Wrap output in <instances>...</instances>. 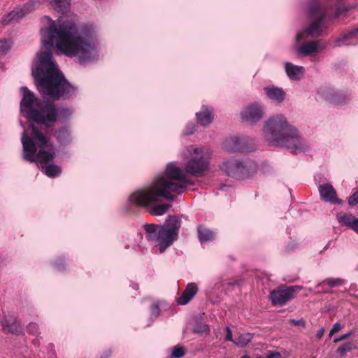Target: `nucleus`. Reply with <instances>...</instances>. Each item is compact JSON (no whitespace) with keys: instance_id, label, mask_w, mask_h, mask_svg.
<instances>
[{"instance_id":"1","label":"nucleus","mask_w":358,"mask_h":358,"mask_svg":"<svg viewBox=\"0 0 358 358\" xmlns=\"http://www.w3.org/2000/svg\"><path fill=\"white\" fill-rule=\"evenodd\" d=\"M50 22L47 29L48 40L42 39V48L38 53V61L32 71L38 90L43 95L54 100L66 99L72 96L76 88L64 78L52 59L54 43L56 49L70 57H76L85 64L94 59L96 50L92 40V29L87 27H79L71 20L59 17Z\"/></svg>"},{"instance_id":"2","label":"nucleus","mask_w":358,"mask_h":358,"mask_svg":"<svg viewBox=\"0 0 358 358\" xmlns=\"http://www.w3.org/2000/svg\"><path fill=\"white\" fill-rule=\"evenodd\" d=\"M192 182L183 171L176 164L169 163L164 173L159 174L152 182L131 194V203L149 209L152 215L165 214L171 208L168 203L158 204L162 198L169 201L175 199L173 193L180 194Z\"/></svg>"},{"instance_id":"3","label":"nucleus","mask_w":358,"mask_h":358,"mask_svg":"<svg viewBox=\"0 0 358 358\" xmlns=\"http://www.w3.org/2000/svg\"><path fill=\"white\" fill-rule=\"evenodd\" d=\"M263 133L268 143L285 146L291 149L294 154L307 150L308 147L300 139L297 130L281 115L271 117L265 123Z\"/></svg>"},{"instance_id":"4","label":"nucleus","mask_w":358,"mask_h":358,"mask_svg":"<svg viewBox=\"0 0 358 358\" xmlns=\"http://www.w3.org/2000/svg\"><path fill=\"white\" fill-rule=\"evenodd\" d=\"M30 127V136H28L25 130L22 136L23 159L30 162L39 163L52 161L55 152L52 143L46 134V129L34 124H31Z\"/></svg>"},{"instance_id":"5","label":"nucleus","mask_w":358,"mask_h":358,"mask_svg":"<svg viewBox=\"0 0 358 358\" xmlns=\"http://www.w3.org/2000/svg\"><path fill=\"white\" fill-rule=\"evenodd\" d=\"M23 97L20 102V110L27 113V117L38 124L51 127L57 120L55 106L53 103L47 102L42 106L41 102L36 99L34 94L27 87H22Z\"/></svg>"},{"instance_id":"6","label":"nucleus","mask_w":358,"mask_h":358,"mask_svg":"<svg viewBox=\"0 0 358 358\" xmlns=\"http://www.w3.org/2000/svg\"><path fill=\"white\" fill-rule=\"evenodd\" d=\"M187 152L189 158L185 164V173L195 177L202 176L209 169L211 151L207 148L189 145Z\"/></svg>"},{"instance_id":"7","label":"nucleus","mask_w":358,"mask_h":358,"mask_svg":"<svg viewBox=\"0 0 358 358\" xmlns=\"http://www.w3.org/2000/svg\"><path fill=\"white\" fill-rule=\"evenodd\" d=\"M308 17L313 20L303 32L296 35V41H300L305 37L319 36L321 35V24L326 15V9L320 0H310L307 4Z\"/></svg>"},{"instance_id":"8","label":"nucleus","mask_w":358,"mask_h":358,"mask_svg":"<svg viewBox=\"0 0 358 358\" xmlns=\"http://www.w3.org/2000/svg\"><path fill=\"white\" fill-rule=\"evenodd\" d=\"M143 228L146 232L147 239L157 242L155 247H158L161 253L171 246L178 236L176 233L170 231L166 227L154 224H145Z\"/></svg>"},{"instance_id":"9","label":"nucleus","mask_w":358,"mask_h":358,"mask_svg":"<svg viewBox=\"0 0 358 358\" xmlns=\"http://www.w3.org/2000/svg\"><path fill=\"white\" fill-rule=\"evenodd\" d=\"M221 169L229 176L245 179L256 173V165L253 162L231 160L222 164Z\"/></svg>"},{"instance_id":"10","label":"nucleus","mask_w":358,"mask_h":358,"mask_svg":"<svg viewBox=\"0 0 358 358\" xmlns=\"http://www.w3.org/2000/svg\"><path fill=\"white\" fill-rule=\"evenodd\" d=\"M298 287H279L277 289L273 290L270 294V299L272 304L275 306H283L287 301L294 298V294Z\"/></svg>"},{"instance_id":"11","label":"nucleus","mask_w":358,"mask_h":358,"mask_svg":"<svg viewBox=\"0 0 358 358\" xmlns=\"http://www.w3.org/2000/svg\"><path fill=\"white\" fill-rule=\"evenodd\" d=\"M264 110L258 103H253L245 107L241 112L243 121L255 123L263 117Z\"/></svg>"},{"instance_id":"12","label":"nucleus","mask_w":358,"mask_h":358,"mask_svg":"<svg viewBox=\"0 0 358 358\" xmlns=\"http://www.w3.org/2000/svg\"><path fill=\"white\" fill-rule=\"evenodd\" d=\"M34 6L33 3L29 2L25 3L22 8L11 11L2 18V23L3 24H8L13 21H17L19 19L24 17L27 13L32 10L34 9Z\"/></svg>"},{"instance_id":"13","label":"nucleus","mask_w":358,"mask_h":358,"mask_svg":"<svg viewBox=\"0 0 358 358\" xmlns=\"http://www.w3.org/2000/svg\"><path fill=\"white\" fill-rule=\"evenodd\" d=\"M319 192L321 198L333 203H341V201L336 197V192L330 184H324L319 186Z\"/></svg>"},{"instance_id":"14","label":"nucleus","mask_w":358,"mask_h":358,"mask_svg":"<svg viewBox=\"0 0 358 358\" xmlns=\"http://www.w3.org/2000/svg\"><path fill=\"white\" fill-rule=\"evenodd\" d=\"M325 48L324 44H321L320 41H314L302 44L299 48V52L306 56L318 52Z\"/></svg>"},{"instance_id":"15","label":"nucleus","mask_w":358,"mask_h":358,"mask_svg":"<svg viewBox=\"0 0 358 358\" xmlns=\"http://www.w3.org/2000/svg\"><path fill=\"white\" fill-rule=\"evenodd\" d=\"M198 292V287L195 283H189L182 295L177 299V302L180 305H186L195 296Z\"/></svg>"},{"instance_id":"16","label":"nucleus","mask_w":358,"mask_h":358,"mask_svg":"<svg viewBox=\"0 0 358 358\" xmlns=\"http://www.w3.org/2000/svg\"><path fill=\"white\" fill-rule=\"evenodd\" d=\"M197 121L202 126H207L210 124L214 117L213 111L212 108L203 106L201 110L196 114Z\"/></svg>"},{"instance_id":"17","label":"nucleus","mask_w":358,"mask_h":358,"mask_svg":"<svg viewBox=\"0 0 358 358\" xmlns=\"http://www.w3.org/2000/svg\"><path fill=\"white\" fill-rule=\"evenodd\" d=\"M285 71L287 76L293 80L301 79L304 74V68L301 66L294 65L290 62H286Z\"/></svg>"},{"instance_id":"18","label":"nucleus","mask_w":358,"mask_h":358,"mask_svg":"<svg viewBox=\"0 0 358 358\" xmlns=\"http://www.w3.org/2000/svg\"><path fill=\"white\" fill-rule=\"evenodd\" d=\"M2 325V329L5 332L9 333H18L20 331V327L16 319L10 316L8 317H4L1 321Z\"/></svg>"},{"instance_id":"19","label":"nucleus","mask_w":358,"mask_h":358,"mask_svg":"<svg viewBox=\"0 0 358 358\" xmlns=\"http://www.w3.org/2000/svg\"><path fill=\"white\" fill-rule=\"evenodd\" d=\"M264 90L267 96L275 102L280 103L285 99V92L282 90V88L274 86H268L265 87Z\"/></svg>"},{"instance_id":"20","label":"nucleus","mask_w":358,"mask_h":358,"mask_svg":"<svg viewBox=\"0 0 358 358\" xmlns=\"http://www.w3.org/2000/svg\"><path fill=\"white\" fill-rule=\"evenodd\" d=\"M224 148L228 152H240L243 149L241 145V140L238 137L226 140Z\"/></svg>"},{"instance_id":"21","label":"nucleus","mask_w":358,"mask_h":358,"mask_svg":"<svg viewBox=\"0 0 358 358\" xmlns=\"http://www.w3.org/2000/svg\"><path fill=\"white\" fill-rule=\"evenodd\" d=\"M180 226V220L178 218V217L175 215H170L162 227H166V229L171 232L176 233L177 236H178V230Z\"/></svg>"},{"instance_id":"22","label":"nucleus","mask_w":358,"mask_h":358,"mask_svg":"<svg viewBox=\"0 0 358 358\" xmlns=\"http://www.w3.org/2000/svg\"><path fill=\"white\" fill-rule=\"evenodd\" d=\"M197 231L199 238L201 243L210 241L215 238L214 233L203 226H199Z\"/></svg>"},{"instance_id":"23","label":"nucleus","mask_w":358,"mask_h":358,"mask_svg":"<svg viewBox=\"0 0 358 358\" xmlns=\"http://www.w3.org/2000/svg\"><path fill=\"white\" fill-rule=\"evenodd\" d=\"M48 163V162L41 163L44 164L42 166V169L44 173L50 178L58 176L62 172L61 168L55 164H47Z\"/></svg>"},{"instance_id":"24","label":"nucleus","mask_w":358,"mask_h":358,"mask_svg":"<svg viewBox=\"0 0 358 358\" xmlns=\"http://www.w3.org/2000/svg\"><path fill=\"white\" fill-rule=\"evenodd\" d=\"M336 217L339 223H341L342 225L348 227V228L357 218L352 214H348L342 212L338 213Z\"/></svg>"},{"instance_id":"25","label":"nucleus","mask_w":358,"mask_h":358,"mask_svg":"<svg viewBox=\"0 0 358 358\" xmlns=\"http://www.w3.org/2000/svg\"><path fill=\"white\" fill-rule=\"evenodd\" d=\"M253 338V334L250 333L241 334L238 337H236L233 342L238 346H246Z\"/></svg>"},{"instance_id":"26","label":"nucleus","mask_w":358,"mask_h":358,"mask_svg":"<svg viewBox=\"0 0 358 358\" xmlns=\"http://www.w3.org/2000/svg\"><path fill=\"white\" fill-rule=\"evenodd\" d=\"M51 5L59 13H65L69 8L70 0H52Z\"/></svg>"},{"instance_id":"27","label":"nucleus","mask_w":358,"mask_h":358,"mask_svg":"<svg viewBox=\"0 0 358 358\" xmlns=\"http://www.w3.org/2000/svg\"><path fill=\"white\" fill-rule=\"evenodd\" d=\"M353 348L354 344L352 343H345L338 348L337 352L343 356L347 352L352 350Z\"/></svg>"},{"instance_id":"28","label":"nucleus","mask_w":358,"mask_h":358,"mask_svg":"<svg viewBox=\"0 0 358 358\" xmlns=\"http://www.w3.org/2000/svg\"><path fill=\"white\" fill-rule=\"evenodd\" d=\"M185 355V348L179 345L173 347L172 350V357L175 358H180Z\"/></svg>"},{"instance_id":"29","label":"nucleus","mask_w":358,"mask_h":358,"mask_svg":"<svg viewBox=\"0 0 358 358\" xmlns=\"http://www.w3.org/2000/svg\"><path fill=\"white\" fill-rule=\"evenodd\" d=\"M358 34V27L352 30H351L348 34L343 35L342 37L338 38L336 40V42L340 43L341 41L351 38L354 36ZM338 45H341V44H338Z\"/></svg>"},{"instance_id":"30","label":"nucleus","mask_w":358,"mask_h":358,"mask_svg":"<svg viewBox=\"0 0 358 358\" xmlns=\"http://www.w3.org/2000/svg\"><path fill=\"white\" fill-rule=\"evenodd\" d=\"M68 136H69V130L65 127L59 129L56 132V137L59 141H63Z\"/></svg>"},{"instance_id":"31","label":"nucleus","mask_w":358,"mask_h":358,"mask_svg":"<svg viewBox=\"0 0 358 358\" xmlns=\"http://www.w3.org/2000/svg\"><path fill=\"white\" fill-rule=\"evenodd\" d=\"M324 282H327L330 287L339 286L343 283V280L340 278H327Z\"/></svg>"},{"instance_id":"32","label":"nucleus","mask_w":358,"mask_h":358,"mask_svg":"<svg viewBox=\"0 0 358 358\" xmlns=\"http://www.w3.org/2000/svg\"><path fill=\"white\" fill-rule=\"evenodd\" d=\"M27 329L29 332L34 335H38L39 334V329L36 323H29L27 326Z\"/></svg>"},{"instance_id":"33","label":"nucleus","mask_w":358,"mask_h":358,"mask_svg":"<svg viewBox=\"0 0 358 358\" xmlns=\"http://www.w3.org/2000/svg\"><path fill=\"white\" fill-rule=\"evenodd\" d=\"M10 48V43H8L7 41H0V55L7 52Z\"/></svg>"},{"instance_id":"34","label":"nucleus","mask_w":358,"mask_h":358,"mask_svg":"<svg viewBox=\"0 0 358 358\" xmlns=\"http://www.w3.org/2000/svg\"><path fill=\"white\" fill-rule=\"evenodd\" d=\"M289 322L294 326H300L302 327H305V326H306V321L303 319H300V320L290 319L289 320Z\"/></svg>"},{"instance_id":"35","label":"nucleus","mask_w":358,"mask_h":358,"mask_svg":"<svg viewBox=\"0 0 358 358\" xmlns=\"http://www.w3.org/2000/svg\"><path fill=\"white\" fill-rule=\"evenodd\" d=\"M348 203L350 206H355L358 203V191L350 196Z\"/></svg>"},{"instance_id":"36","label":"nucleus","mask_w":358,"mask_h":358,"mask_svg":"<svg viewBox=\"0 0 358 358\" xmlns=\"http://www.w3.org/2000/svg\"><path fill=\"white\" fill-rule=\"evenodd\" d=\"M196 131V126L194 124H189L185 131V135L192 134Z\"/></svg>"},{"instance_id":"37","label":"nucleus","mask_w":358,"mask_h":358,"mask_svg":"<svg viewBox=\"0 0 358 358\" xmlns=\"http://www.w3.org/2000/svg\"><path fill=\"white\" fill-rule=\"evenodd\" d=\"M341 326L339 323H335L329 332V336H332L335 333L341 329Z\"/></svg>"},{"instance_id":"38","label":"nucleus","mask_w":358,"mask_h":358,"mask_svg":"<svg viewBox=\"0 0 358 358\" xmlns=\"http://www.w3.org/2000/svg\"><path fill=\"white\" fill-rule=\"evenodd\" d=\"M226 333H227L226 337H225L226 341H234V339H233V337H232V331L229 327L226 328Z\"/></svg>"},{"instance_id":"39","label":"nucleus","mask_w":358,"mask_h":358,"mask_svg":"<svg viewBox=\"0 0 358 358\" xmlns=\"http://www.w3.org/2000/svg\"><path fill=\"white\" fill-rule=\"evenodd\" d=\"M349 228L355 231L357 234H358V218H356L355 222L352 223Z\"/></svg>"},{"instance_id":"40","label":"nucleus","mask_w":358,"mask_h":358,"mask_svg":"<svg viewBox=\"0 0 358 358\" xmlns=\"http://www.w3.org/2000/svg\"><path fill=\"white\" fill-rule=\"evenodd\" d=\"M152 314L153 315H155L156 317L159 315V309L157 305H152Z\"/></svg>"},{"instance_id":"41","label":"nucleus","mask_w":358,"mask_h":358,"mask_svg":"<svg viewBox=\"0 0 358 358\" xmlns=\"http://www.w3.org/2000/svg\"><path fill=\"white\" fill-rule=\"evenodd\" d=\"M350 335V333H348V334H344L338 338H336L334 339V343H338L341 341H343V340L346 339Z\"/></svg>"},{"instance_id":"42","label":"nucleus","mask_w":358,"mask_h":358,"mask_svg":"<svg viewBox=\"0 0 358 358\" xmlns=\"http://www.w3.org/2000/svg\"><path fill=\"white\" fill-rule=\"evenodd\" d=\"M281 355L279 352H271L266 358H280Z\"/></svg>"},{"instance_id":"43","label":"nucleus","mask_w":358,"mask_h":358,"mask_svg":"<svg viewBox=\"0 0 358 358\" xmlns=\"http://www.w3.org/2000/svg\"><path fill=\"white\" fill-rule=\"evenodd\" d=\"M324 333V328H321L320 329H319L317 331V334H316L317 338H321L323 336Z\"/></svg>"},{"instance_id":"44","label":"nucleus","mask_w":358,"mask_h":358,"mask_svg":"<svg viewBox=\"0 0 358 358\" xmlns=\"http://www.w3.org/2000/svg\"><path fill=\"white\" fill-rule=\"evenodd\" d=\"M209 331H210V329H209L208 325L203 324V325L201 326L200 331H201V332H209Z\"/></svg>"},{"instance_id":"45","label":"nucleus","mask_w":358,"mask_h":358,"mask_svg":"<svg viewBox=\"0 0 358 358\" xmlns=\"http://www.w3.org/2000/svg\"><path fill=\"white\" fill-rule=\"evenodd\" d=\"M313 358H315V357H313Z\"/></svg>"}]
</instances>
